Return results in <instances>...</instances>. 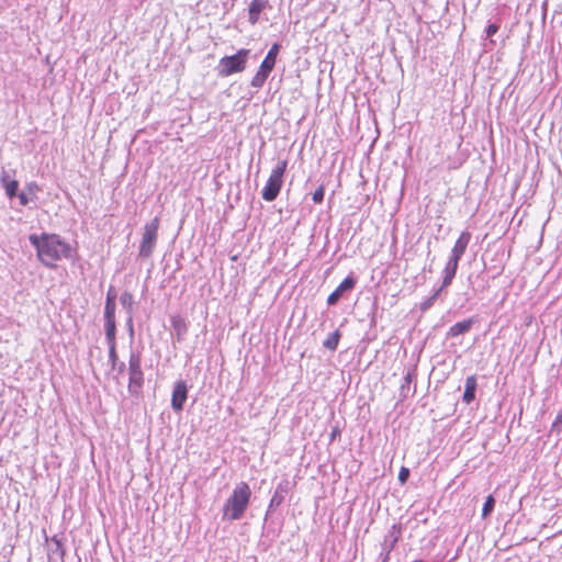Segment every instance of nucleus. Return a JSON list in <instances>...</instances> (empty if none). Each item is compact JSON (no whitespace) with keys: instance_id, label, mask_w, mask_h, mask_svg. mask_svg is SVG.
<instances>
[{"instance_id":"nucleus-1","label":"nucleus","mask_w":562,"mask_h":562,"mask_svg":"<svg viewBox=\"0 0 562 562\" xmlns=\"http://www.w3.org/2000/svg\"><path fill=\"white\" fill-rule=\"evenodd\" d=\"M31 244L37 250L38 259L47 267H55V262L63 258L71 256V248L69 244L64 241L58 235H36L30 236Z\"/></svg>"},{"instance_id":"nucleus-2","label":"nucleus","mask_w":562,"mask_h":562,"mask_svg":"<svg viewBox=\"0 0 562 562\" xmlns=\"http://www.w3.org/2000/svg\"><path fill=\"white\" fill-rule=\"evenodd\" d=\"M251 496L250 487L247 483H239L233 491L223 507V518L227 520H238L249 504Z\"/></svg>"},{"instance_id":"nucleus-3","label":"nucleus","mask_w":562,"mask_h":562,"mask_svg":"<svg viewBox=\"0 0 562 562\" xmlns=\"http://www.w3.org/2000/svg\"><path fill=\"white\" fill-rule=\"evenodd\" d=\"M249 56L250 50L241 48L235 55L222 57L217 65V75L224 78L244 71Z\"/></svg>"},{"instance_id":"nucleus-4","label":"nucleus","mask_w":562,"mask_h":562,"mask_svg":"<svg viewBox=\"0 0 562 562\" xmlns=\"http://www.w3.org/2000/svg\"><path fill=\"white\" fill-rule=\"evenodd\" d=\"M288 161L280 160L272 169L270 177L261 192V196L267 202H272L277 199L283 184V176L286 170Z\"/></svg>"},{"instance_id":"nucleus-5","label":"nucleus","mask_w":562,"mask_h":562,"mask_svg":"<svg viewBox=\"0 0 562 562\" xmlns=\"http://www.w3.org/2000/svg\"><path fill=\"white\" fill-rule=\"evenodd\" d=\"M159 218L154 217L144 226V233L139 245V257L149 258L154 254L158 239Z\"/></svg>"},{"instance_id":"nucleus-6","label":"nucleus","mask_w":562,"mask_h":562,"mask_svg":"<svg viewBox=\"0 0 562 562\" xmlns=\"http://www.w3.org/2000/svg\"><path fill=\"white\" fill-rule=\"evenodd\" d=\"M142 359L138 352L132 351L128 359V392L138 395L144 384Z\"/></svg>"},{"instance_id":"nucleus-7","label":"nucleus","mask_w":562,"mask_h":562,"mask_svg":"<svg viewBox=\"0 0 562 562\" xmlns=\"http://www.w3.org/2000/svg\"><path fill=\"white\" fill-rule=\"evenodd\" d=\"M188 397V387L184 381H177L171 396V407L175 412H181Z\"/></svg>"},{"instance_id":"nucleus-8","label":"nucleus","mask_w":562,"mask_h":562,"mask_svg":"<svg viewBox=\"0 0 562 562\" xmlns=\"http://www.w3.org/2000/svg\"><path fill=\"white\" fill-rule=\"evenodd\" d=\"M356 284V280L353 277H347L338 286L337 289L329 294L327 297V304L328 305H335L339 299L342 296V294L351 289H353Z\"/></svg>"},{"instance_id":"nucleus-9","label":"nucleus","mask_w":562,"mask_h":562,"mask_svg":"<svg viewBox=\"0 0 562 562\" xmlns=\"http://www.w3.org/2000/svg\"><path fill=\"white\" fill-rule=\"evenodd\" d=\"M288 492H289V482L288 481L280 482L278 484V486L276 487V491L271 497L268 513L271 512L272 509L279 507L283 503Z\"/></svg>"},{"instance_id":"nucleus-10","label":"nucleus","mask_w":562,"mask_h":562,"mask_svg":"<svg viewBox=\"0 0 562 562\" xmlns=\"http://www.w3.org/2000/svg\"><path fill=\"white\" fill-rule=\"evenodd\" d=\"M470 240L471 234L469 232H462L451 250V256L461 259V257L464 255L467 250Z\"/></svg>"},{"instance_id":"nucleus-11","label":"nucleus","mask_w":562,"mask_h":562,"mask_svg":"<svg viewBox=\"0 0 562 562\" xmlns=\"http://www.w3.org/2000/svg\"><path fill=\"white\" fill-rule=\"evenodd\" d=\"M474 322H475L474 318H468L462 322L456 323L454 325H452L449 328L447 336L448 337H457V336H460V335H463V334L470 331Z\"/></svg>"},{"instance_id":"nucleus-12","label":"nucleus","mask_w":562,"mask_h":562,"mask_svg":"<svg viewBox=\"0 0 562 562\" xmlns=\"http://www.w3.org/2000/svg\"><path fill=\"white\" fill-rule=\"evenodd\" d=\"M267 0H252L248 9V20L251 24H256L259 20V15L262 10L267 7Z\"/></svg>"},{"instance_id":"nucleus-13","label":"nucleus","mask_w":562,"mask_h":562,"mask_svg":"<svg viewBox=\"0 0 562 562\" xmlns=\"http://www.w3.org/2000/svg\"><path fill=\"white\" fill-rule=\"evenodd\" d=\"M279 50H280V45L279 44H273L271 46V48L269 49L267 56L265 57V59L262 60L260 67L263 69V70H268V71H272V69L274 68V65H276V60H277V56L279 54Z\"/></svg>"},{"instance_id":"nucleus-14","label":"nucleus","mask_w":562,"mask_h":562,"mask_svg":"<svg viewBox=\"0 0 562 562\" xmlns=\"http://www.w3.org/2000/svg\"><path fill=\"white\" fill-rule=\"evenodd\" d=\"M38 190V186L35 182H31L26 186V188L19 193L20 204L26 206L30 201L34 200L35 193Z\"/></svg>"},{"instance_id":"nucleus-15","label":"nucleus","mask_w":562,"mask_h":562,"mask_svg":"<svg viewBox=\"0 0 562 562\" xmlns=\"http://www.w3.org/2000/svg\"><path fill=\"white\" fill-rule=\"evenodd\" d=\"M476 390V379L474 375L468 376L465 380V390L463 393V401L465 403H471L475 397Z\"/></svg>"},{"instance_id":"nucleus-16","label":"nucleus","mask_w":562,"mask_h":562,"mask_svg":"<svg viewBox=\"0 0 562 562\" xmlns=\"http://www.w3.org/2000/svg\"><path fill=\"white\" fill-rule=\"evenodd\" d=\"M171 325L178 336V339H181L188 331V325L181 316H173L171 318Z\"/></svg>"},{"instance_id":"nucleus-17","label":"nucleus","mask_w":562,"mask_h":562,"mask_svg":"<svg viewBox=\"0 0 562 562\" xmlns=\"http://www.w3.org/2000/svg\"><path fill=\"white\" fill-rule=\"evenodd\" d=\"M120 303L126 310V312L130 314L128 323L131 324L132 323V310H133V304H134L133 295L127 291L123 292L120 296Z\"/></svg>"},{"instance_id":"nucleus-18","label":"nucleus","mask_w":562,"mask_h":562,"mask_svg":"<svg viewBox=\"0 0 562 562\" xmlns=\"http://www.w3.org/2000/svg\"><path fill=\"white\" fill-rule=\"evenodd\" d=\"M269 75L270 71L263 70L261 67H259L258 71L250 81V86L257 89L261 88L266 82L267 78L269 77Z\"/></svg>"},{"instance_id":"nucleus-19","label":"nucleus","mask_w":562,"mask_h":562,"mask_svg":"<svg viewBox=\"0 0 562 562\" xmlns=\"http://www.w3.org/2000/svg\"><path fill=\"white\" fill-rule=\"evenodd\" d=\"M340 334L338 330L331 333L323 342L324 347L328 350H336L339 342Z\"/></svg>"},{"instance_id":"nucleus-20","label":"nucleus","mask_w":562,"mask_h":562,"mask_svg":"<svg viewBox=\"0 0 562 562\" xmlns=\"http://www.w3.org/2000/svg\"><path fill=\"white\" fill-rule=\"evenodd\" d=\"M115 321H105V337L108 344H115Z\"/></svg>"},{"instance_id":"nucleus-21","label":"nucleus","mask_w":562,"mask_h":562,"mask_svg":"<svg viewBox=\"0 0 562 562\" xmlns=\"http://www.w3.org/2000/svg\"><path fill=\"white\" fill-rule=\"evenodd\" d=\"M441 291H442V289H441V288H439V289H437V290L434 292V294H432V295H430V296H428L426 300H424V301L420 303V310H422L423 312H425V311L429 310V308L434 305L435 301L437 300V297H438V295L440 294V292H441Z\"/></svg>"},{"instance_id":"nucleus-22","label":"nucleus","mask_w":562,"mask_h":562,"mask_svg":"<svg viewBox=\"0 0 562 562\" xmlns=\"http://www.w3.org/2000/svg\"><path fill=\"white\" fill-rule=\"evenodd\" d=\"M494 506H495L494 497L492 495L487 496L486 499H485V503L483 505V508H482V516L484 518L486 516H488L493 512Z\"/></svg>"},{"instance_id":"nucleus-23","label":"nucleus","mask_w":562,"mask_h":562,"mask_svg":"<svg viewBox=\"0 0 562 562\" xmlns=\"http://www.w3.org/2000/svg\"><path fill=\"white\" fill-rule=\"evenodd\" d=\"M104 318L115 321V302H105Z\"/></svg>"},{"instance_id":"nucleus-24","label":"nucleus","mask_w":562,"mask_h":562,"mask_svg":"<svg viewBox=\"0 0 562 562\" xmlns=\"http://www.w3.org/2000/svg\"><path fill=\"white\" fill-rule=\"evenodd\" d=\"M456 273L454 271H452L451 269H448L447 267H445L443 269V280H442V284H441V289H445L447 288L448 285L451 284L453 278L456 277Z\"/></svg>"},{"instance_id":"nucleus-25","label":"nucleus","mask_w":562,"mask_h":562,"mask_svg":"<svg viewBox=\"0 0 562 562\" xmlns=\"http://www.w3.org/2000/svg\"><path fill=\"white\" fill-rule=\"evenodd\" d=\"M19 182L16 180H11L5 184V193L9 198H13L18 193Z\"/></svg>"},{"instance_id":"nucleus-26","label":"nucleus","mask_w":562,"mask_h":562,"mask_svg":"<svg viewBox=\"0 0 562 562\" xmlns=\"http://www.w3.org/2000/svg\"><path fill=\"white\" fill-rule=\"evenodd\" d=\"M109 345V359L112 366V369L116 368L117 355H116V344H108Z\"/></svg>"},{"instance_id":"nucleus-27","label":"nucleus","mask_w":562,"mask_h":562,"mask_svg":"<svg viewBox=\"0 0 562 562\" xmlns=\"http://www.w3.org/2000/svg\"><path fill=\"white\" fill-rule=\"evenodd\" d=\"M412 382V373L411 372H407L406 375L404 376V383L402 384V394L404 396L407 395V392L409 391V384Z\"/></svg>"},{"instance_id":"nucleus-28","label":"nucleus","mask_w":562,"mask_h":562,"mask_svg":"<svg viewBox=\"0 0 562 562\" xmlns=\"http://www.w3.org/2000/svg\"><path fill=\"white\" fill-rule=\"evenodd\" d=\"M324 192H325V191H324V187H323V186H319V187L315 190V192L313 193V196H312L313 201H314L315 203H322V202H323V200H324Z\"/></svg>"},{"instance_id":"nucleus-29","label":"nucleus","mask_w":562,"mask_h":562,"mask_svg":"<svg viewBox=\"0 0 562 562\" xmlns=\"http://www.w3.org/2000/svg\"><path fill=\"white\" fill-rule=\"evenodd\" d=\"M459 261H460L459 258L450 256V258L448 259V262L446 263V267L448 269H451L452 271L457 272Z\"/></svg>"},{"instance_id":"nucleus-30","label":"nucleus","mask_w":562,"mask_h":562,"mask_svg":"<svg viewBox=\"0 0 562 562\" xmlns=\"http://www.w3.org/2000/svg\"><path fill=\"white\" fill-rule=\"evenodd\" d=\"M409 476V470L407 468L402 467L398 473V481L401 483H405Z\"/></svg>"},{"instance_id":"nucleus-31","label":"nucleus","mask_w":562,"mask_h":562,"mask_svg":"<svg viewBox=\"0 0 562 562\" xmlns=\"http://www.w3.org/2000/svg\"><path fill=\"white\" fill-rule=\"evenodd\" d=\"M115 299H116L115 291H114L113 286H111L106 293L105 302H115Z\"/></svg>"},{"instance_id":"nucleus-32","label":"nucleus","mask_w":562,"mask_h":562,"mask_svg":"<svg viewBox=\"0 0 562 562\" xmlns=\"http://www.w3.org/2000/svg\"><path fill=\"white\" fill-rule=\"evenodd\" d=\"M497 31H498V25L490 24L486 27V35L490 37V36L494 35Z\"/></svg>"},{"instance_id":"nucleus-33","label":"nucleus","mask_w":562,"mask_h":562,"mask_svg":"<svg viewBox=\"0 0 562 562\" xmlns=\"http://www.w3.org/2000/svg\"><path fill=\"white\" fill-rule=\"evenodd\" d=\"M114 370H117V373L121 374L125 370V363L124 362H116V368Z\"/></svg>"}]
</instances>
